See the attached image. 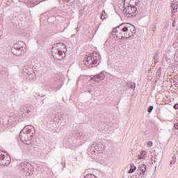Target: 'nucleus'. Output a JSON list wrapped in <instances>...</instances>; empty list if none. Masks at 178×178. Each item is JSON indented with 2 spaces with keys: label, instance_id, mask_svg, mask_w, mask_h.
I'll list each match as a JSON object with an SVG mask.
<instances>
[{
  "label": "nucleus",
  "instance_id": "obj_1",
  "mask_svg": "<svg viewBox=\"0 0 178 178\" xmlns=\"http://www.w3.org/2000/svg\"><path fill=\"white\" fill-rule=\"evenodd\" d=\"M115 35L118 40H127L136 33V26L129 23H122L115 29Z\"/></svg>",
  "mask_w": 178,
  "mask_h": 178
},
{
  "label": "nucleus",
  "instance_id": "obj_2",
  "mask_svg": "<svg viewBox=\"0 0 178 178\" xmlns=\"http://www.w3.org/2000/svg\"><path fill=\"white\" fill-rule=\"evenodd\" d=\"M133 2H134V0H130L127 8L123 10L124 16L127 17H136V16L138 19H143L144 17V10L140 8L137 9V7L133 4Z\"/></svg>",
  "mask_w": 178,
  "mask_h": 178
},
{
  "label": "nucleus",
  "instance_id": "obj_3",
  "mask_svg": "<svg viewBox=\"0 0 178 178\" xmlns=\"http://www.w3.org/2000/svg\"><path fill=\"white\" fill-rule=\"evenodd\" d=\"M83 63L87 67H95L98 66L101 63V54L98 51L93 52L92 56L84 58Z\"/></svg>",
  "mask_w": 178,
  "mask_h": 178
},
{
  "label": "nucleus",
  "instance_id": "obj_4",
  "mask_svg": "<svg viewBox=\"0 0 178 178\" xmlns=\"http://www.w3.org/2000/svg\"><path fill=\"white\" fill-rule=\"evenodd\" d=\"M35 108L33 105L26 104L22 106L20 108V112L19 116L24 118V119H30V118H34L35 116Z\"/></svg>",
  "mask_w": 178,
  "mask_h": 178
},
{
  "label": "nucleus",
  "instance_id": "obj_5",
  "mask_svg": "<svg viewBox=\"0 0 178 178\" xmlns=\"http://www.w3.org/2000/svg\"><path fill=\"white\" fill-rule=\"evenodd\" d=\"M19 170L25 176H29V177L33 175L34 172V168L31 165V163L26 161L19 163Z\"/></svg>",
  "mask_w": 178,
  "mask_h": 178
},
{
  "label": "nucleus",
  "instance_id": "obj_6",
  "mask_svg": "<svg viewBox=\"0 0 178 178\" xmlns=\"http://www.w3.org/2000/svg\"><path fill=\"white\" fill-rule=\"evenodd\" d=\"M22 74L25 79H29V80H33L35 77V73L34 70L31 66H24L22 70Z\"/></svg>",
  "mask_w": 178,
  "mask_h": 178
},
{
  "label": "nucleus",
  "instance_id": "obj_7",
  "mask_svg": "<svg viewBox=\"0 0 178 178\" xmlns=\"http://www.w3.org/2000/svg\"><path fill=\"white\" fill-rule=\"evenodd\" d=\"M51 55L56 60H63V58L66 56V54L60 50H56L54 49V47H51Z\"/></svg>",
  "mask_w": 178,
  "mask_h": 178
},
{
  "label": "nucleus",
  "instance_id": "obj_8",
  "mask_svg": "<svg viewBox=\"0 0 178 178\" xmlns=\"http://www.w3.org/2000/svg\"><path fill=\"white\" fill-rule=\"evenodd\" d=\"M24 130L26 133V136H28V143H31L30 140L34 137V134H35V129L32 125H26L24 127Z\"/></svg>",
  "mask_w": 178,
  "mask_h": 178
},
{
  "label": "nucleus",
  "instance_id": "obj_9",
  "mask_svg": "<svg viewBox=\"0 0 178 178\" xmlns=\"http://www.w3.org/2000/svg\"><path fill=\"white\" fill-rule=\"evenodd\" d=\"M26 47L23 46H13L11 48V52L13 54V55H15V56H20L23 52H26Z\"/></svg>",
  "mask_w": 178,
  "mask_h": 178
},
{
  "label": "nucleus",
  "instance_id": "obj_10",
  "mask_svg": "<svg viewBox=\"0 0 178 178\" xmlns=\"http://www.w3.org/2000/svg\"><path fill=\"white\" fill-rule=\"evenodd\" d=\"M19 139L22 143H24V144H26L27 145L31 144V142L29 143V136L27 135V132H26V129H24V127L19 133Z\"/></svg>",
  "mask_w": 178,
  "mask_h": 178
},
{
  "label": "nucleus",
  "instance_id": "obj_11",
  "mask_svg": "<svg viewBox=\"0 0 178 178\" xmlns=\"http://www.w3.org/2000/svg\"><path fill=\"white\" fill-rule=\"evenodd\" d=\"M74 137L76 141H79V143H83V141L87 140V135L81 131L75 132Z\"/></svg>",
  "mask_w": 178,
  "mask_h": 178
},
{
  "label": "nucleus",
  "instance_id": "obj_12",
  "mask_svg": "<svg viewBox=\"0 0 178 178\" xmlns=\"http://www.w3.org/2000/svg\"><path fill=\"white\" fill-rule=\"evenodd\" d=\"M105 149V147L102 145H97V143L94 142L90 146V151L92 152H99V151H104Z\"/></svg>",
  "mask_w": 178,
  "mask_h": 178
},
{
  "label": "nucleus",
  "instance_id": "obj_13",
  "mask_svg": "<svg viewBox=\"0 0 178 178\" xmlns=\"http://www.w3.org/2000/svg\"><path fill=\"white\" fill-rule=\"evenodd\" d=\"M145 170H147V165L145 164H140L138 168V173L144 176L145 175Z\"/></svg>",
  "mask_w": 178,
  "mask_h": 178
},
{
  "label": "nucleus",
  "instance_id": "obj_14",
  "mask_svg": "<svg viewBox=\"0 0 178 178\" xmlns=\"http://www.w3.org/2000/svg\"><path fill=\"white\" fill-rule=\"evenodd\" d=\"M10 156H6L4 154V158L1 160V165L3 166H8V165H10Z\"/></svg>",
  "mask_w": 178,
  "mask_h": 178
},
{
  "label": "nucleus",
  "instance_id": "obj_15",
  "mask_svg": "<svg viewBox=\"0 0 178 178\" xmlns=\"http://www.w3.org/2000/svg\"><path fill=\"white\" fill-rule=\"evenodd\" d=\"M8 122L10 124H16V123H17V118H16V116H10L8 120Z\"/></svg>",
  "mask_w": 178,
  "mask_h": 178
},
{
  "label": "nucleus",
  "instance_id": "obj_16",
  "mask_svg": "<svg viewBox=\"0 0 178 178\" xmlns=\"http://www.w3.org/2000/svg\"><path fill=\"white\" fill-rule=\"evenodd\" d=\"M171 8H172V13H176V10H177V2L173 1L171 3Z\"/></svg>",
  "mask_w": 178,
  "mask_h": 178
},
{
  "label": "nucleus",
  "instance_id": "obj_17",
  "mask_svg": "<svg viewBox=\"0 0 178 178\" xmlns=\"http://www.w3.org/2000/svg\"><path fill=\"white\" fill-rule=\"evenodd\" d=\"M146 156H147V152L142 151L138 158V159H145Z\"/></svg>",
  "mask_w": 178,
  "mask_h": 178
},
{
  "label": "nucleus",
  "instance_id": "obj_18",
  "mask_svg": "<svg viewBox=\"0 0 178 178\" xmlns=\"http://www.w3.org/2000/svg\"><path fill=\"white\" fill-rule=\"evenodd\" d=\"M136 169H137V168L134 164H130V169L128 171V173H134V172H136Z\"/></svg>",
  "mask_w": 178,
  "mask_h": 178
},
{
  "label": "nucleus",
  "instance_id": "obj_19",
  "mask_svg": "<svg viewBox=\"0 0 178 178\" xmlns=\"http://www.w3.org/2000/svg\"><path fill=\"white\" fill-rule=\"evenodd\" d=\"M128 87L129 88H132V90H134V88H136V83H133L131 81H128L127 83Z\"/></svg>",
  "mask_w": 178,
  "mask_h": 178
},
{
  "label": "nucleus",
  "instance_id": "obj_20",
  "mask_svg": "<svg viewBox=\"0 0 178 178\" xmlns=\"http://www.w3.org/2000/svg\"><path fill=\"white\" fill-rule=\"evenodd\" d=\"M91 80H93V81H95L96 83H99L102 79L96 75L95 77L92 78Z\"/></svg>",
  "mask_w": 178,
  "mask_h": 178
},
{
  "label": "nucleus",
  "instance_id": "obj_21",
  "mask_svg": "<svg viewBox=\"0 0 178 178\" xmlns=\"http://www.w3.org/2000/svg\"><path fill=\"white\" fill-rule=\"evenodd\" d=\"M97 77H99V79H100V80H104L105 79V74H104V73L101 72L100 74L96 75Z\"/></svg>",
  "mask_w": 178,
  "mask_h": 178
},
{
  "label": "nucleus",
  "instance_id": "obj_22",
  "mask_svg": "<svg viewBox=\"0 0 178 178\" xmlns=\"http://www.w3.org/2000/svg\"><path fill=\"white\" fill-rule=\"evenodd\" d=\"M161 73H162V71L161 70V68H159L157 70V72H156V77H158V79H159V77H161Z\"/></svg>",
  "mask_w": 178,
  "mask_h": 178
},
{
  "label": "nucleus",
  "instance_id": "obj_23",
  "mask_svg": "<svg viewBox=\"0 0 178 178\" xmlns=\"http://www.w3.org/2000/svg\"><path fill=\"white\" fill-rule=\"evenodd\" d=\"M25 2H29V3H36L38 2V0H24Z\"/></svg>",
  "mask_w": 178,
  "mask_h": 178
},
{
  "label": "nucleus",
  "instance_id": "obj_24",
  "mask_svg": "<svg viewBox=\"0 0 178 178\" xmlns=\"http://www.w3.org/2000/svg\"><path fill=\"white\" fill-rule=\"evenodd\" d=\"M5 158V154L0 152V165H2V160Z\"/></svg>",
  "mask_w": 178,
  "mask_h": 178
},
{
  "label": "nucleus",
  "instance_id": "obj_25",
  "mask_svg": "<svg viewBox=\"0 0 178 178\" xmlns=\"http://www.w3.org/2000/svg\"><path fill=\"white\" fill-rule=\"evenodd\" d=\"M14 45H26V43L23 41H18L14 44Z\"/></svg>",
  "mask_w": 178,
  "mask_h": 178
},
{
  "label": "nucleus",
  "instance_id": "obj_26",
  "mask_svg": "<svg viewBox=\"0 0 178 178\" xmlns=\"http://www.w3.org/2000/svg\"><path fill=\"white\" fill-rule=\"evenodd\" d=\"M58 119H59V115L55 114L53 118L54 122H58Z\"/></svg>",
  "mask_w": 178,
  "mask_h": 178
},
{
  "label": "nucleus",
  "instance_id": "obj_27",
  "mask_svg": "<svg viewBox=\"0 0 178 178\" xmlns=\"http://www.w3.org/2000/svg\"><path fill=\"white\" fill-rule=\"evenodd\" d=\"M170 163V165H175V163H176V156L175 155L172 156V160Z\"/></svg>",
  "mask_w": 178,
  "mask_h": 178
},
{
  "label": "nucleus",
  "instance_id": "obj_28",
  "mask_svg": "<svg viewBox=\"0 0 178 178\" xmlns=\"http://www.w3.org/2000/svg\"><path fill=\"white\" fill-rule=\"evenodd\" d=\"M154 62L155 65H156V63H158V54H155L154 56Z\"/></svg>",
  "mask_w": 178,
  "mask_h": 178
},
{
  "label": "nucleus",
  "instance_id": "obj_29",
  "mask_svg": "<svg viewBox=\"0 0 178 178\" xmlns=\"http://www.w3.org/2000/svg\"><path fill=\"white\" fill-rule=\"evenodd\" d=\"M152 162L156 163L158 162V159H156V154L154 155V157H152Z\"/></svg>",
  "mask_w": 178,
  "mask_h": 178
},
{
  "label": "nucleus",
  "instance_id": "obj_30",
  "mask_svg": "<svg viewBox=\"0 0 178 178\" xmlns=\"http://www.w3.org/2000/svg\"><path fill=\"white\" fill-rule=\"evenodd\" d=\"M152 111H154V106H149L148 109H147V112L149 113H151V112H152Z\"/></svg>",
  "mask_w": 178,
  "mask_h": 178
},
{
  "label": "nucleus",
  "instance_id": "obj_31",
  "mask_svg": "<svg viewBox=\"0 0 178 178\" xmlns=\"http://www.w3.org/2000/svg\"><path fill=\"white\" fill-rule=\"evenodd\" d=\"M104 13L105 14V10H103L100 15V19H102V20H104V19H105V15H104Z\"/></svg>",
  "mask_w": 178,
  "mask_h": 178
},
{
  "label": "nucleus",
  "instance_id": "obj_32",
  "mask_svg": "<svg viewBox=\"0 0 178 178\" xmlns=\"http://www.w3.org/2000/svg\"><path fill=\"white\" fill-rule=\"evenodd\" d=\"M153 143L152 141L149 140L147 142V147H152Z\"/></svg>",
  "mask_w": 178,
  "mask_h": 178
},
{
  "label": "nucleus",
  "instance_id": "obj_33",
  "mask_svg": "<svg viewBox=\"0 0 178 178\" xmlns=\"http://www.w3.org/2000/svg\"><path fill=\"white\" fill-rule=\"evenodd\" d=\"M174 109L177 111V109H178V104L177 103L174 105Z\"/></svg>",
  "mask_w": 178,
  "mask_h": 178
},
{
  "label": "nucleus",
  "instance_id": "obj_34",
  "mask_svg": "<svg viewBox=\"0 0 178 178\" xmlns=\"http://www.w3.org/2000/svg\"><path fill=\"white\" fill-rule=\"evenodd\" d=\"M174 127L176 129V130H178V122L174 124Z\"/></svg>",
  "mask_w": 178,
  "mask_h": 178
},
{
  "label": "nucleus",
  "instance_id": "obj_35",
  "mask_svg": "<svg viewBox=\"0 0 178 178\" xmlns=\"http://www.w3.org/2000/svg\"><path fill=\"white\" fill-rule=\"evenodd\" d=\"M124 1V5H126V2H127V3H128L129 4V3L130 2V1H129V0H123Z\"/></svg>",
  "mask_w": 178,
  "mask_h": 178
},
{
  "label": "nucleus",
  "instance_id": "obj_36",
  "mask_svg": "<svg viewBox=\"0 0 178 178\" xmlns=\"http://www.w3.org/2000/svg\"><path fill=\"white\" fill-rule=\"evenodd\" d=\"M58 120H63V118L62 117V115H60V116H58Z\"/></svg>",
  "mask_w": 178,
  "mask_h": 178
},
{
  "label": "nucleus",
  "instance_id": "obj_37",
  "mask_svg": "<svg viewBox=\"0 0 178 178\" xmlns=\"http://www.w3.org/2000/svg\"><path fill=\"white\" fill-rule=\"evenodd\" d=\"M139 2H140V1H138V2H137V1H135V5H136V6H138Z\"/></svg>",
  "mask_w": 178,
  "mask_h": 178
},
{
  "label": "nucleus",
  "instance_id": "obj_38",
  "mask_svg": "<svg viewBox=\"0 0 178 178\" xmlns=\"http://www.w3.org/2000/svg\"><path fill=\"white\" fill-rule=\"evenodd\" d=\"M175 24H176V21L174 20L172 22V27H175Z\"/></svg>",
  "mask_w": 178,
  "mask_h": 178
},
{
  "label": "nucleus",
  "instance_id": "obj_39",
  "mask_svg": "<svg viewBox=\"0 0 178 178\" xmlns=\"http://www.w3.org/2000/svg\"><path fill=\"white\" fill-rule=\"evenodd\" d=\"M156 29V27H154V28L153 29V31H155Z\"/></svg>",
  "mask_w": 178,
  "mask_h": 178
},
{
  "label": "nucleus",
  "instance_id": "obj_40",
  "mask_svg": "<svg viewBox=\"0 0 178 178\" xmlns=\"http://www.w3.org/2000/svg\"><path fill=\"white\" fill-rule=\"evenodd\" d=\"M177 41H178V35H177Z\"/></svg>",
  "mask_w": 178,
  "mask_h": 178
},
{
  "label": "nucleus",
  "instance_id": "obj_41",
  "mask_svg": "<svg viewBox=\"0 0 178 178\" xmlns=\"http://www.w3.org/2000/svg\"><path fill=\"white\" fill-rule=\"evenodd\" d=\"M61 44H62V45H65V44H63V43H61Z\"/></svg>",
  "mask_w": 178,
  "mask_h": 178
},
{
  "label": "nucleus",
  "instance_id": "obj_42",
  "mask_svg": "<svg viewBox=\"0 0 178 178\" xmlns=\"http://www.w3.org/2000/svg\"><path fill=\"white\" fill-rule=\"evenodd\" d=\"M89 92H91V90H89Z\"/></svg>",
  "mask_w": 178,
  "mask_h": 178
}]
</instances>
